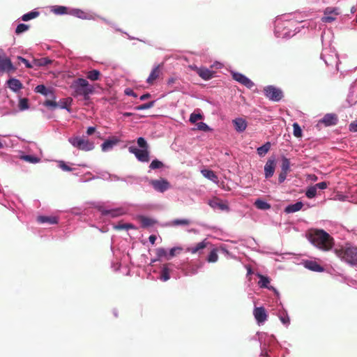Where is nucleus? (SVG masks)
<instances>
[{
    "label": "nucleus",
    "instance_id": "nucleus-1",
    "mask_svg": "<svg viewBox=\"0 0 357 357\" xmlns=\"http://www.w3.org/2000/svg\"><path fill=\"white\" fill-rule=\"evenodd\" d=\"M307 238L312 244L323 251L331 250L334 245L333 238L323 229H310Z\"/></svg>",
    "mask_w": 357,
    "mask_h": 357
},
{
    "label": "nucleus",
    "instance_id": "nucleus-2",
    "mask_svg": "<svg viewBox=\"0 0 357 357\" xmlns=\"http://www.w3.org/2000/svg\"><path fill=\"white\" fill-rule=\"evenodd\" d=\"M71 87L74 89L72 93L73 96H82L85 100H88L89 95L93 93V87L84 78H78L75 80Z\"/></svg>",
    "mask_w": 357,
    "mask_h": 357
},
{
    "label": "nucleus",
    "instance_id": "nucleus-3",
    "mask_svg": "<svg viewBox=\"0 0 357 357\" xmlns=\"http://www.w3.org/2000/svg\"><path fill=\"white\" fill-rule=\"evenodd\" d=\"M335 253L349 264L351 266L357 265V247H342L340 249H335Z\"/></svg>",
    "mask_w": 357,
    "mask_h": 357
},
{
    "label": "nucleus",
    "instance_id": "nucleus-4",
    "mask_svg": "<svg viewBox=\"0 0 357 357\" xmlns=\"http://www.w3.org/2000/svg\"><path fill=\"white\" fill-rule=\"evenodd\" d=\"M68 141L74 147L84 151H91L95 147L94 143L84 137H73Z\"/></svg>",
    "mask_w": 357,
    "mask_h": 357
},
{
    "label": "nucleus",
    "instance_id": "nucleus-5",
    "mask_svg": "<svg viewBox=\"0 0 357 357\" xmlns=\"http://www.w3.org/2000/svg\"><path fill=\"white\" fill-rule=\"evenodd\" d=\"M265 96L271 100L278 102L283 97L282 91L273 86H268L264 89Z\"/></svg>",
    "mask_w": 357,
    "mask_h": 357
},
{
    "label": "nucleus",
    "instance_id": "nucleus-6",
    "mask_svg": "<svg viewBox=\"0 0 357 357\" xmlns=\"http://www.w3.org/2000/svg\"><path fill=\"white\" fill-rule=\"evenodd\" d=\"M128 150L130 153H133L140 162H147L150 160L149 149H139L135 146H130Z\"/></svg>",
    "mask_w": 357,
    "mask_h": 357
},
{
    "label": "nucleus",
    "instance_id": "nucleus-7",
    "mask_svg": "<svg viewBox=\"0 0 357 357\" xmlns=\"http://www.w3.org/2000/svg\"><path fill=\"white\" fill-rule=\"evenodd\" d=\"M4 52L0 49V72L14 73L16 70L10 59L3 57Z\"/></svg>",
    "mask_w": 357,
    "mask_h": 357
},
{
    "label": "nucleus",
    "instance_id": "nucleus-8",
    "mask_svg": "<svg viewBox=\"0 0 357 357\" xmlns=\"http://www.w3.org/2000/svg\"><path fill=\"white\" fill-rule=\"evenodd\" d=\"M150 184L158 192H164L170 188V183L164 178L151 180Z\"/></svg>",
    "mask_w": 357,
    "mask_h": 357
},
{
    "label": "nucleus",
    "instance_id": "nucleus-9",
    "mask_svg": "<svg viewBox=\"0 0 357 357\" xmlns=\"http://www.w3.org/2000/svg\"><path fill=\"white\" fill-rule=\"evenodd\" d=\"M276 167V160L274 158H270L264 165V175L266 178L273 176Z\"/></svg>",
    "mask_w": 357,
    "mask_h": 357
},
{
    "label": "nucleus",
    "instance_id": "nucleus-10",
    "mask_svg": "<svg viewBox=\"0 0 357 357\" xmlns=\"http://www.w3.org/2000/svg\"><path fill=\"white\" fill-rule=\"evenodd\" d=\"M208 245H210V243L205 239L202 242L197 243L194 246L187 248L186 251L191 254H198L200 255L202 253L204 249L207 248Z\"/></svg>",
    "mask_w": 357,
    "mask_h": 357
},
{
    "label": "nucleus",
    "instance_id": "nucleus-11",
    "mask_svg": "<svg viewBox=\"0 0 357 357\" xmlns=\"http://www.w3.org/2000/svg\"><path fill=\"white\" fill-rule=\"evenodd\" d=\"M232 77L236 82L241 83L248 89H251L254 86V83L246 76L239 73H234Z\"/></svg>",
    "mask_w": 357,
    "mask_h": 357
},
{
    "label": "nucleus",
    "instance_id": "nucleus-12",
    "mask_svg": "<svg viewBox=\"0 0 357 357\" xmlns=\"http://www.w3.org/2000/svg\"><path fill=\"white\" fill-rule=\"evenodd\" d=\"M193 69L198 74V75L204 80H208L211 79L215 74L214 71L204 67L198 68L195 66Z\"/></svg>",
    "mask_w": 357,
    "mask_h": 357
},
{
    "label": "nucleus",
    "instance_id": "nucleus-13",
    "mask_svg": "<svg viewBox=\"0 0 357 357\" xmlns=\"http://www.w3.org/2000/svg\"><path fill=\"white\" fill-rule=\"evenodd\" d=\"M339 15L337 8H327L324 11V16L322 17L324 22H332L335 20V16Z\"/></svg>",
    "mask_w": 357,
    "mask_h": 357
},
{
    "label": "nucleus",
    "instance_id": "nucleus-14",
    "mask_svg": "<svg viewBox=\"0 0 357 357\" xmlns=\"http://www.w3.org/2000/svg\"><path fill=\"white\" fill-rule=\"evenodd\" d=\"M253 314L257 321L264 323L267 319V314L266 310L263 307H257L254 309Z\"/></svg>",
    "mask_w": 357,
    "mask_h": 357
},
{
    "label": "nucleus",
    "instance_id": "nucleus-15",
    "mask_svg": "<svg viewBox=\"0 0 357 357\" xmlns=\"http://www.w3.org/2000/svg\"><path fill=\"white\" fill-rule=\"evenodd\" d=\"M120 140L116 137H112L101 144V149L103 152L109 151L118 144Z\"/></svg>",
    "mask_w": 357,
    "mask_h": 357
},
{
    "label": "nucleus",
    "instance_id": "nucleus-16",
    "mask_svg": "<svg viewBox=\"0 0 357 357\" xmlns=\"http://www.w3.org/2000/svg\"><path fill=\"white\" fill-rule=\"evenodd\" d=\"M161 68L162 65L159 64L153 68L149 77L146 79V82L149 84H153L154 82L160 77L161 75Z\"/></svg>",
    "mask_w": 357,
    "mask_h": 357
},
{
    "label": "nucleus",
    "instance_id": "nucleus-17",
    "mask_svg": "<svg viewBox=\"0 0 357 357\" xmlns=\"http://www.w3.org/2000/svg\"><path fill=\"white\" fill-rule=\"evenodd\" d=\"M209 206L215 209L218 208L221 211H229V206L227 204L223 203L220 199L214 197L208 202Z\"/></svg>",
    "mask_w": 357,
    "mask_h": 357
},
{
    "label": "nucleus",
    "instance_id": "nucleus-18",
    "mask_svg": "<svg viewBox=\"0 0 357 357\" xmlns=\"http://www.w3.org/2000/svg\"><path fill=\"white\" fill-rule=\"evenodd\" d=\"M8 86L14 92H17L23 88L22 82L15 78H10L7 81Z\"/></svg>",
    "mask_w": 357,
    "mask_h": 357
},
{
    "label": "nucleus",
    "instance_id": "nucleus-19",
    "mask_svg": "<svg viewBox=\"0 0 357 357\" xmlns=\"http://www.w3.org/2000/svg\"><path fill=\"white\" fill-rule=\"evenodd\" d=\"M233 123L237 132H243L247 128V122L242 118L233 120Z\"/></svg>",
    "mask_w": 357,
    "mask_h": 357
},
{
    "label": "nucleus",
    "instance_id": "nucleus-20",
    "mask_svg": "<svg viewBox=\"0 0 357 357\" xmlns=\"http://www.w3.org/2000/svg\"><path fill=\"white\" fill-rule=\"evenodd\" d=\"M304 266L306 268L312 271L322 272L324 271V268L314 261H306Z\"/></svg>",
    "mask_w": 357,
    "mask_h": 357
},
{
    "label": "nucleus",
    "instance_id": "nucleus-21",
    "mask_svg": "<svg viewBox=\"0 0 357 357\" xmlns=\"http://www.w3.org/2000/svg\"><path fill=\"white\" fill-rule=\"evenodd\" d=\"M124 211L122 208H114L111 210H105L102 211V214L105 215H109L112 218L119 217L124 214Z\"/></svg>",
    "mask_w": 357,
    "mask_h": 357
},
{
    "label": "nucleus",
    "instance_id": "nucleus-22",
    "mask_svg": "<svg viewBox=\"0 0 357 357\" xmlns=\"http://www.w3.org/2000/svg\"><path fill=\"white\" fill-rule=\"evenodd\" d=\"M201 172L205 178H207L215 183H218V178L213 171L209 169H203Z\"/></svg>",
    "mask_w": 357,
    "mask_h": 357
},
{
    "label": "nucleus",
    "instance_id": "nucleus-23",
    "mask_svg": "<svg viewBox=\"0 0 357 357\" xmlns=\"http://www.w3.org/2000/svg\"><path fill=\"white\" fill-rule=\"evenodd\" d=\"M52 63V60L47 57L33 59V65L37 67L46 66Z\"/></svg>",
    "mask_w": 357,
    "mask_h": 357
},
{
    "label": "nucleus",
    "instance_id": "nucleus-24",
    "mask_svg": "<svg viewBox=\"0 0 357 357\" xmlns=\"http://www.w3.org/2000/svg\"><path fill=\"white\" fill-rule=\"evenodd\" d=\"M303 206V204L301 202H298L294 204L287 206L285 208L284 211L287 213H294L300 211Z\"/></svg>",
    "mask_w": 357,
    "mask_h": 357
},
{
    "label": "nucleus",
    "instance_id": "nucleus-25",
    "mask_svg": "<svg viewBox=\"0 0 357 357\" xmlns=\"http://www.w3.org/2000/svg\"><path fill=\"white\" fill-rule=\"evenodd\" d=\"M37 221L39 223H49L51 225L56 224L58 222V220L56 217L52 216H38L37 218Z\"/></svg>",
    "mask_w": 357,
    "mask_h": 357
},
{
    "label": "nucleus",
    "instance_id": "nucleus-26",
    "mask_svg": "<svg viewBox=\"0 0 357 357\" xmlns=\"http://www.w3.org/2000/svg\"><path fill=\"white\" fill-rule=\"evenodd\" d=\"M139 220L142 224V227L144 228L151 227L156 223L155 220L145 216H140Z\"/></svg>",
    "mask_w": 357,
    "mask_h": 357
},
{
    "label": "nucleus",
    "instance_id": "nucleus-27",
    "mask_svg": "<svg viewBox=\"0 0 357 357\" xmlns=\"http://www.w3.org/2000/svg\"><path fill=\"white\" fill-rule=\"evenodd\" d=\"M71 14L82 20H91V16L80 9H74Z\"/></svg>",
    "mask_w": 357,
    "mask_h": 357
},
{
    "label": "nucleus",
    "instance_id": "nucleus-28",
    "mask_svg": "<svg viewBox=\"0 0 357 357\" xmlns=\"http://www.w3.org/2000/svg\"><path fill=\"white\" fill-rule=\"evenodd\" d=\"M35 91L36 93H39L40 94H43L45 96H49L52 95V91L50 89H47L45 85L40 84L38 85Z\"/></svg>",
    "mask_w": 357,
    "mask_h": 357
},
{
    "label": "nucleus",
    "instance_id": "nucleus-29",
    "mask_svg": "<svg viewBox=\"0 0 357 357\" xmlns=\"http://www.w3.org/2000/svg\"><path fill=\"white\" fill-rule=\"evenodd\" d=\"M254 205L260 210H268L271 207L270 204L260 199H257Z\"/></svg>",
    "mask_w": 357,
    "mask_h": 357
},
{
    "label": "nucleus",
    "instance_id": "nucleus-30",
    "mask_svg": "<svg viewBox=\"0 0 357 357\" xmlns=\"http://www.w3.org/2000/svg\"><path fill=\"white\" fill-rule=\"evenodd\" d=\"M271 146V144L269 142H266L264 145L257 148V153L261 157L264 156L270 150Z\"/></svg>",
    "mask_w": 357,
    "mask_h": 357
},
{
    "label": "nucleus",
    "instance_id": "nucleus-31",
    "mask_svg": "<svg viewBox=\"0 0 357 357\" xmlns=\"http://www.w3.org/2000/svg\"><path fill=\"white\" fill-rule=\"evenodd\" d=\"M169 273L170 270L167 265H164L160 272V279L164 282L167 281L170 278Z\"/></svg>",
    "mask_w": 357,
    "mask_h": 357
},
{
    "label": "nucleus",
    "instance_id": "nucleus-32",
    "mask_svg": "<svg viewBox=\"0 0 357 357\" xmlns=\"http://www.w3.org/2000/svg\"><path fill=\"white\" fill-rule=\"evenodd\" d=\"M100 73L98 70H93L91 71H89L86 74L87 79L91 80V81H96L100 79Z\"/></svg>",
    "mask_w": 357,
    "mask_h": 357
},
{
    "label": "nucleus",
    "instance_id": "nucleus-33",
    "mask_svg": "<svg viewBox=\"0 0 357 357\" xmlns=\"http://www.w3.org/2000/svg\"><path fill=\"white\" fill-rule=\"evenodd\" d=\"M258 276L259 278V285L260 287L270 289L268 287L270 279L268 277L260 274Z\"/></svg>",
    "mask_w": 357,
    "mask_h": 357
},
{
    "label": "nucleus",
    "instance_id": "nucleus-34",
    "mask_svg": "<svg viewBox=\"0 0 357 357\" xmlns=\"http://www.w3.org/2000/svg\"><path fill=\"white\" fill-rule=\"evenodd\" d=\"M337 121V118L334 115L331 114H327L326 115L322 121L326 125V126H331L335 124Z\"/></svg>",
    "mask_w": 357,
    "mask_h": 357
},
{
    "label": "nucleus",
    "instance_id": "nucleus-35",
    "mask_svg": "<svg viewBox=\"0 0 357 357\" xmlns=\"http://www.w3.org/2000/svg\"><path fill=\"white\" fill-rule=\"evenodd\" d=\"M281 171L286 173L290 172V161L285 157L282 158Z\"/></svg>",
    "mask_w": 357,
    "mask_h": 357
},
{
    "label": "nucleus",
    "instance_id": "nucleus-36",
    "mask_svg": "<svg viewBox=\"0 0 357 357\" xmlns=\"http://www.w3.org/2000/svg\"><path fill=\"white\" fill-rule=\"evenodd\" d=\"M218 259V251L217 249H213L211 250L206 260L209 263L216 262Z\"/></svg>",
    "mask_w": 357,
    "mask_h": 357
},
{
    "label": "nucleus",
    "instance_id": "nucleus-37",
    "mask_svg": "<svg viewBox=\"0 0 357 357\" xmlns=\"http://www.w3.org/2000/svg\"><path fill=\"white\" fill-rule=\"evenodd\" d=\"M39 15V12L38 11H31L28 13H26L22 15V20L23 21H29L30 20L34 19Z\"/></svg>",
    "mask_w": 357,
    "mask_h": 357
},
{
    "label": "nucleus",
    "instance_id": "nucleus-38",
    "mask_svg": "<svg viewBox=\"0 0 357 357\" xmlns=\"http://www.w3.org/2000/svg\"><path fill=\"white\" fill-rule=\"evenodd\" d=\"M317 195V188L315 185L311 186L307 188L305 192V195L307 198L312 199L314 198Z\"/></svg>",
    "mask_w": 357,
    "mask_h": 357
},
{
    "label": "nucleus",
    "instance_id": "nucleus-39",
    "mask_svg": "<svg viewBox=\"0 0 357 357\" xmlns=\"http://www.w3.org/2000/svg\"><path fill=\"white\" fill-rule=\"evenodd\" d=\"M190 223V220L187 219H176L172 222L171 225L172 226L188 225Z\"/></svg>",
    "mask_w": 357,
    "mask_h": 357
},
{
    "label": "nucleus",
    "instance_id": "nucleus-40",
    "mask_svg": "<svg viewBox=\"0 0 357 357\" xmlns=\"http://www.w3.org/2000/svg\"><path fill=\"white\" fill-rule=\"evenodd\" d=\"M68 8L62 6H56L53 8V12L56 15H63L67 13Z\"/></svg>",
    "mask_w": 357,
    "mask_h": 357
},
{
    "label": "nucleus",
    "instance_id": "nucleus-41",
    "mask_svg": "<svg viewBox=\"0 0 357 357\" xmlns=\"http://www.w3.org/2000/svg\"><path fill=\"white\" fill-rule=\"evenodd\" d=\"M293 128H294V132H293L294 135L298 138L301 137H302V130L298 123H294Z\"/></svg>",
    "mask_w": 357,
    "mask_h": 357
},
{
    "label": "nucleus",
    "instance_id": "nucleus-42",
    "mask_svg": "<svg viewBox=\"0 0 357 357\" xmlns=\"http://www.w3.org/2000/svg\"><path fill=\"white\" fill-rule=\"evenodd\" d=\"M22 158L30 163H37L40 161V159L38 157L31 155H25L22 157Z\"/></svg>",
    "mask_w": 357,
    "mask_h": 357
},
{
    "label": "nucleus",
    "instance_id": "nucleus-43",
    "mask_svg": "<svg viewBox=\"0 0 357 357\" xmlns=\"http://www.w3.org/2000/svg\"><path fill=\"white\" fill-rule=\"evenodd\" d=\"M163 166L164 165L161 161H159L158 160L155 159L151 162L149 168L151 169H156L162 168Z\"/></svg>",
    "mask_w": 357,
    "mask_h": 357
},
{
    "label": "nucleus",
    "instance_id": "nucleus-44",
    "mask_svg": "<svg viewBox=\"0 0 357 357\" xmlns=\"http://www.w3.org/2000/svg\"><path fill=\"white\" fill-rule=\"evenodd\" d=\"M155 253L158 259L162 257H166L167 259L168 254L166 250L163 248H158L155 250Z\"/></svg>",
    "mask_w": 357,
    "mask_h": 357
},
{
    "label": "nucleus",
    "instance_id": "nucleus-45",
    "mask_svg": "<svg viewBox=\"0 0 357 357\" xmlns=\"http://www.w3.org/2000/svg\"><path fill=\"white\" fill-rule=\"evenodd\" d=\"M154 104H155V101H150L149 102L137 106L135 107V109L137 110L147 109H149V108H151L152 107H153Z\"/></svg>",
    "mask_w": 357,
    "mask_h": 357
},
{
    "label": "nucleus",
    "instance_id": "nucleus-46",
    "mask_svg": "<svg viewBox=\"0 0 357 357\" xmlns=\"http://www.w3.org/2000/svg\"><path fill=\"white\" fill-rule=\"evenodd\" d=\"M29 28V26L25 24H20L17 25L15 29L16 34H20L26 31H27Z\"/></svg>",
    "mask_w": 357,
    "mask_h": 357
},
{
    "label": "nucleus",
    "instance_id": "nucleus-47",
    "mask_svg": "<svg viewBox=\"0 0 357 357\" xmlns=\"http://www.w3.org/2000/svg\"><path fill=\"white\" fill-rule=\"evenodd\" d=\"M19 108L20 110H25L29 108V102L27 98H21L20 100Z\"/></svg>",
    "mask_w": 357,
    "mask_h": 357
},
{
    "label": "nucleus",
    "instance_id": "nucleus-48",
    "mask_svg": "<svg viewBox=\"0 0 357 357\" xmlns=\"http://www.w3.org/2000/svg\"><path fill=\"white\" fill-rule=\"evenodd\" d=\"M138 146L142 149H149V144L144 137H139L137 140Z\"/></svg>",
    "mask_w": 357,
    "mask_h": 357
},
{
    "label": "nucleus",
    "instance_id": "nucleus-49",
    "mask_svg": "<svg viewBox=\"0 0 357 357\" xmlns=\"http://www.w3.org/2000/svg\"><path fill=\"white\" fill-rule=\"evenodd\" d=\"M182 250V248H180V247H174V248H172L170 250H169V253L168 255V257H167V259H169L170 258L174 257L177 253H178L179 252H181Z\"/></svg>",
    "mask_w": 357,
    "mask_h": 357
},
{
    "label": "nucleus",
    "instance_id": "nucleus-50",
    "mask_svg": "<svg viewBox=\"0 0 357 357\" xmlns=\"http://www.w3.org/2000/svg\"><path fill=\"white\" fill-rule=\"evenodd\" d=\"M202 119V115L200 114L192 113L190 116V121L192 123H196L197 121Z\"/></svg>",
    "mask_w": 357,
    "mask_h": 357
},
{
    "label": "nucleus",
    "instance_id": "nucleus-51",
    "mask_svg": "<svg viewBox=\"0 0 357 357\" xmlns=\"http://www.w3.org/2000/svg\"><path fill=\"white\" fill-rule=\"evenodd\" d=\"M17 59L19 61H20L21 62H22L23 63H24L26 67L28 68H32L35 67V66L33 65V63H30L28 60H26V59H24L22 56H17Z\"/></svg>",
    "mask_w": 357,
    "mask_h": 357
},
{
    "label": "nucleus",
    "instance_id": "nucleus-52",
    "mask_svg": "<svg viewBox=\"0 0 357 357\" xmlns=\"http://www.w3.org/2000/svg\"><path fill=\"white\" fill-rule=\"evenodd\" d=\"M43 105L47 107L56 108L57 107L56 102L51 100H47L44 102Z\"/></svg>",
    "mask_w": 357,
    "mask_h": 357
},
{
    "label": "nucleus",
    "instance_id": "nucleus-53",
    "mask_svg": "<svg viewBox=\"0 0 357 357\" xmlns=\"http://www.w3.org/2000/svg\"><path fill=\"white\" fill-rule=\"evenodd\" d=\"M197 128L203 131H208L210 130L209 127L205 123L203 122L197 123Z\"/></svg>",
    "mask_w": 357,
    "mask_h": 357
},
{
    "label": "nucleus",
    "instance_id": "nucleus-54",
    "mask_svg": "<svg viewBox=\"0 0 357 357\" xmlns=\"http://www.w3.org/2000/svg\"><path fill=\"white\" fill-rule=\"evenodd\" d=\"M59 167L64 171L70 172L72 170L63 161L59 162Z\"/></svg>",
    "mask_w": 357,
    "mask_h": 357
},
{
    "label": "nucleus",
    "instance_id": "nucleus-55",
    "mask_svg": "<svg viewBox=\"0 0 357 357\" xmlns=\"http://www.w3.org/2000/svg\"><path fill=\"white\" fill-rule=\"evenodd\" d=\"M288 173H286V172H282L280 173L279 174V177H278V181L280 183H282L284 181V180L286 179V177H287V175Z\"/></svg>",
    "mask_w": 357,
    "mask_h": 357
},
{
    "label": "nucleus",
    "instance_id": "nucleus-56",
    "mask_svg": "<svg viewBox=\"0 0 357 357\" xmlns=\"http://www.w3.org/2000/svg\"><path fill=\"white\" fill-rule=\"evenodd\" d=\"M349 130L351 132H357V119L349 124Z\"/></svg>",
    "mask_w": 357,
    "mask_h": 357
},
{
    "label": "nucleus",
    "instance_id": "nucleus-57",
    "mask_svg": "<svg viewBox=\"0 0 357 357\" xmlns=\"http://www.w3.org/2000/svg\"><path fill=\"white\" fill-rule=\"evenodd\" d=\"M315 187L317 189L319 188V189L324 190L328 187V183L325 181L320 182V183H317L315 185Z\"/></svg>",
    "mask_w": 357,
    "mask_h": 357
},
{
    "label": "nucleus",
    "instance_id": "nucleus-58",
    "mask_svg": "<svg viewBox=\"0 0 357 357\" xmlns=\"http://www.w3.org/2000/svg\"><path fill=\"white\" fill-rule=\"evenodd\" d=\"M116 228L118 229H128L130 228H133V226L131 224H123V225H119L116 226Z\"/></svg>",
    "mask_w": 357,
    "mask_h": 357
},
{
    "label": "nucleus",
    "instance_id": "nucleus-59",
    "mask_svg": "<svg viewBox=\"0 0 357 357\" xmlns=\"http://www.w3.org/2000/svg\"><path fill=\"white\" fill-rule=\"evenodd\" d=\"M96 131L95 127H89L86 130L87 135H93Z\"/></svg>",
    "mask_w": 357,
    "mask_h": 357
},
{
    "label": "nucleus",
    "instance_id": "nucleus-60",
    "mask_svg": "<svg viewBox=\"0 0 357 357\" xmlns=\"http://www.w3.org/2000/svg\"><path fill=\"white\" fill-rule=\"evenodd\" d=\"M73 101L72 98H68L65 100V102H63V105H61V107L62 108H67L68 107V105H70L71 103V102Z\"/></svg>",
    "mask_w": 357,
    "mask_h": 357
},
{
    "label": "nucleus",
    "instance_id": "nucleus-61",
    "mask_svg": "<svg viewBox=\"0 0 357 357\" xmlns=\"http://www.w3.org/2000/svg\"><path fill=\"white\" fill-rule=\"evenodd\" d=\"M280 321L284 324H289V318L287 316V317H280Z\"/></svg>",
    "mask_w": 357,
    "mask_h": 357
},
{
    "label": "nucleus",
    "instance_id": "nucleus-62",
    "mask_svg": "<svg viewBox=\"0 0 357 357\" xmlns=\"http://www.w3.org/2000/svg\"><path fill=\"white\" fill-rule=\"evenodd\" d=\"M156 236L155 235H151L149 237V242L153 245L156 241Z\"/></svg>",
    "mask_w": 357,
    "mask_h": 357
},
{
    "label": "nucleus",
    "instance_id": "nucleus-63",
    "mask_svg": "<svg viewBox=\"0 0 357 357\" xmlns=\"http://www.w3.org/2000/svg\"><path fill=\"white\" fill-rule=\"evenodd\" d=\"M176 81V78H174V77H171L168 79L167 81V84L168 85H172L174 83H175V82Z\"/></svg>",
    "mask_w": 357,
    "mask_h": 357
},
{
    "label": "nucleus",
    "instance_id": "nucleus-64",
    "mask_svg": "<svg viewBox=\"0 0 357 357\" xmlns=\"http://www.w3.org/2000/svg\"><path fill=\"white\" fill-rule=\"evenodd\" d=\"M126 93L127 95H129V96H134V97H136L137 95L135 94V92H133L132 90H126Z\"/></svg>",
    "mask_w": 357,
    "mask_h": 357
}]
</instances>
